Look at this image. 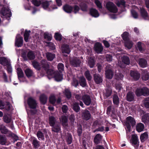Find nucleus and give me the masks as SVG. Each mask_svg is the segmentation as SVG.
I'll use <instances>...</instances> for the list:
<instances>
[{"label": "nucleus", "mask_w": 149, "mask_h": 149, "mask_svg": "<svg viewBox=\"0 0 149 149\" xmlns=\"http://www.w3.org/2000/svg\"><path fill=\"white\" fill-rule=\"evenodd\" d=\"M42 68L46 72L48 78L50 79L54 78L55 80L60 81L63 79V75L58 72H56L53 70L49 68V63H48L46 60H42L40 63L38 62V71Z\"/></svg>", "instance_id": "1"}, {"label": "nucleus", "mask_w": 149, "mask_h": 149, "mask_svg": "<svg viewBox=\"0 0 149 149\" xmlns=\"http://www.w3.org/2000/svg\"><path fill=\"white\" fill-rule=\"evenodd\" d=\"M0 130L2 134H7V137L12 138L14 143L19 140V137L16 134L9 131L5 126L3 125L0 126Z\"/></svg>", "instance_id": "2"}, {"label": "nucleus", "mask_w": 149, "mask_h": 149, "mask_svg": "<svg viewBox=\"0 0 149 149\" xmlns=\"http://www.w3.org/2000/svg\"><path fill=\"white\" fill-rule=\"evenodd\" d=\"M27 103L29 107L31 109L29 110V112L32 115L36 114L37 110L35 109L36 107L37 103L36 101L32 97H29L27 100Z\"/></svg>", "instance_id": "3"}, {"label": "nucleus", "mask_w": 149, "mask_h": 149, "mask_svg": "<svg viewBox=\"0 0 149 149\" xmlns=\"http://www.w3.org/2000/svg\"><path fill=\"white\" fill-rule=\"evenodd\" d=\"M126 129V132H130L131 131V127L133 128L136 125V121L135 119L131 116H129L126 118L124 123Z\"/></svg>", "instance_id": "4"}, {"label": "nucleus", "mask_w": 149, "mask_h": 149, "mask_svg": "<svg viewBox=\"0 0 149 149\" xmlns=\"http://www.w3.org/2000/svg\"><path fill=\"white\" fill-rule=\"evenodd\" d=\"M135 93L138 97L142 96H148L149 95V88L146 87L137 88L135 90Z\"/></svg>", "instance_id": "5"}, {"label": "nucleus", "mask_w": 149, "mask_h": 149, "mask_svg": "<svg viewBox=\"0 0 149 149\" xmlns=\"http://www.w3.org/2000/svg\"><path fill=\"white\" fill-rule=\"evenodd\" d=\"M41 6L44 9H47L49 11L57 8L56 6V5L53 4L52 1H42Z\"/></svg>", "instance_id": "6"}, {"label": "nucleus", "mask_w": 149, "mask_h": 149, "mask_svg": "<svg viewBox=\"0 0 149 149\" xmlns=\"http://www.w3.org/2000/svg\"><path fill=\"white\" fill-rule=\"evenodd\" d=\"M106 8L110 12L116 13L118 11V8L112 2H108L106 4Z\"/></svg>", "instance_id": "7"}, {"label": "nucleus", "mask_w": 149, "mask_h": 149, "mask_svg": "<svg viewBox=\"0 0 149 149\" xmlns=\"http://www.w3.org/2000/svg\"><path fill=\"white\" fill-rule=\"evenodd\" d=\"M0 14L2 15L5 16L7 18H9L12 15V13L9 8L6 7H3L0 12Z\"/></svg>", "instance_id": "8"}, {"label": "nucleus", "mask_w": 149, "mask_h": 149, "mask_svg": "<svg viewBox=\"0 0 149 149\" xmlns=\"http://www.w3.org/2000/svg\"><path fill=\"white\" fill-rule=\"evenodd\" d=\"M139 139L137 135L133 134L131 140V143L135 149H138L139 146Z\"/></svg>", "instance_id": "9"}, {"label": "nucleus", "mask_w": 149, "mask_h": 149, "mask_svg": "<svg viewBox=\"0 0 149 149\" xmlns=\"http://www.w3.org/2000/svg\"><path fill=\"white\" fill-rule=\"evenodd\" d=\"M82 100L84 104L86 106H89L91 102L90 96L88 94L84 95L82 97Z\"/></svg>", "instance_id": "10"}, {"label": "nucleus", "mask_w": 149, "mask_h": 149, "mask_svg": "<svg viewBox=\"0 0 149 149\" xmlns=\"http://www.w3.org/2000/svg\"><path fill=\"white\" fill-rule=\"evenodd\" d=\"M103 49L102 44L99 42L96 43L94 46V50L97 53H101Z\"/></svg>", "instance_id": "11"}, {"label": "nucleus", "mask_w": 149, "mask_h": 149, "mask_svg": "<svg viewBox=\"0 0 149 149\" xmlns=\"http://www.w3.org/2000/svg\"><path fill=\"white\" fill-rule=\"evenodd\" d=\"M70 63L72 66L77 67L80 66L81 61L77 58H74L70 61Z\"/></svg>", "instance_id": "12"}, {"label": "nucleus", "mask_w": 149, "mask_h": 149, "mask_svg": "<svg viewBox=\"0 0 149 149\" xmlns=\"http://www.w3.org/2000/svg\"><path fill=\"white\" fill-rule=\"evenodd\" d=\"M130 75L134 81H137L140 77V74L137 71L131 70Z\"/></svg>", "instance_id": "13"}, {"label": "nucleus", "mask_w": 149, "mask_h": 149, "mask_svg": "<svg viewBox=\"0 0 149 149\" xmlns=\"http://www.w3.org/2000/svg\"><path fill=\"white\" fill-rule=\"evenodd\" d=\"M135 97L134 93L131 91H129L127 93L126 95V100L128 102H131L134 100Z\"/></svg>", "instance_id": "14"}, {"label": "nucleus", "mask_w": 149, "mask_h": 149, "mask_svg": "<svg viewBox=\"0 0 149 149\" xmlns=\"http://www.w3.org/2000/svg\"><path fill=\"white\" fill-rule=\"evenodd\" d=\"M19 37L18 38H16L15 45L17 47H21L23 45V38L22 36H20V35H18Z\"/></svg>", "instance_id": "15"}, {"label": "nucleus", "mask_w": 149, "mask_h": 149, "mask_svg": "<svg viewBox=\"0 0 149 149\" xmlns=\"http://www.w3.org/2000/svg\"><path fill=\"white\" fill-rule=\"evenodd\" d=\"M61 50L63 53L69 54L70 52V49L69 45L64 44L61 46Z\"/></svg>", "instance_id": "16"}, {"label": "nucleus", "mask_w": 149, "mask_h": 149, "mask_svg": "<svg viewBox=\"0 0 149 149\" xmlns=\"http://www.w3.org/2000/svg\"><path fill=\"white\" fill-rule=\"evenodd\" d=\"M140 13L141 17L144 19H148V14L147 11L144 8H140Z\"/></svg>", "instance_id": "17"}, {"label": "nucleus", "mask_w": 149, "mask_h": 149, "mask_svg": "<svg viewBox=\"0 0 149 149\" xmlns=\"http://www.w3.org/2000/svg\"><path fill=\"white\" fill-rule=\"evenodd\" d=\"M89 14L92 16L94 17H97L99 16V14L97 10L93 8H91L90 9Z\"/></svg>", "instance_id": "18"}, {"label": "nucleus", "mask_w": 149, "mask_h": 149, "mask_svg": "<svg viewBox=\"0 0 149 149\" xmlns=\"http://www.w3.org/2000/svg\"><path fill=\"white\" fill-rule=\"evenodd\" d=\"M94 80L95 83L99 84L102 81V79L101 76L98 74H94L93 75Z\"/></svg>", "instance_id": "19"}, {"label": "nucleus", "mask_w": 149, "mask_h": 149, "mask_svg": "<svg viewBox=\"0 0 149 149\" xmlns=\"http://www.w3.org/2000/svg\"><path fill=\"white\" fill-rule=\"evenodd\" d=\"M105 74L106 78L108 79H111L113 77V72L111 69H107L105 70Z\"/></svg>", "instance_id": "20"}, {"label": "nucleus", "mask_w": 149, "mask_h": 149, "mask_svg": "<svg viewBox=\"0 0 149 149\" xmlns=\"http://www.w3.org/2000/svg\"><path fill=\"white\" fill-rule=\"evenodd\" d=\"M102 139V136L100 134H97L94 137V142L96 145H97L101 142Z\"/></svg>", "instance_id": "21"}, {"label": "nucleus", "mask_w": 149, "mask_h": 149, "mask_svg": "<svg viewBox=\"0 0 149 149\" xmlns=\"http://www.w3.org/2000/svg\"><path fill=\"white\" fill-rule=\"evenodd\" d=\"M82 117L84 119L87 120L91 118V114L89 111L86 110L82 113Z\"/></svg>", "instance_id": "22"}, {"label": "nucleus", "mask_w": 149, "mask_h": 149, "mask_svg": "<svg viewBox=\"0 0 149 149\" xmlns=\"http://www.w3.org/2000/svg\"><path fill=\"white\" fill-rule=\"evenodd\" d=\"M63 10L65 12L70 13H71L73 10V7L68 4H66L63 6Z\"/></svg>", "instance_id": "23"}, {"label": "nucleus", "mask_w": 149, "mask_h": 149, "mask_svg": "<svg viewBox=\"0 0 149 149\" xmlns=\"http://www.w3.org/2000/svg\"><path fill=\"white\" fill-rule=\"evenodd\" d=\"M139 66L143 68L147 67V61L144 58H141L139 60Z\"/></svg>", "instance_id": "24"}, {"label": "nucleus", "mask_w": 149, "mask_h": 149, "mask_svg": "<svg viewBox=\"0 0 149 149\" xmlns=\"http://www.w3.org/2000/svg\"><path fill=\"white\" fill-rule=\"evenodd\" d=\"M65 139L68 145H70L72 142V136L71 134L67 133L65 136Z\"/></svg>", "instance_id": "25"}, {"label": "nucleus", "mask_w": 149, "mask_h": 149, "mask_svg": "<svg viewBox=\"0 0 149 149\" xmlns=\"http://www.w3.org/2000/svg\"><path fill=\"white\" fill-rule=\"evenodd\" d=\"M136 128V130L138 132H141L143 130L144 125L142 123H139L137 124Z\"/></svg>", "instance_id": "26"}, {"label": "nucleus", "mask_w": 149, "mask_h": 149, "mask_svg": "<svg viewBox=\"0 0 149 149\" xmlns=\"http://www.w3.org/2000/svg\"><path fill=\"white\" fill-rule=\"evenodd\" d=\"M72 109L76 112L78 113L80 110V107L78 102H74L72 105Z\"/></svg>", "instance_id": "27"}, {"label": "nucleus", "mask_w": 149, "mask_h": 149, "mask_svg": "<svg viewBox=\"0 0 149 149\" xmlns=\"http://www.w3.org/2000/svg\"><path fill=\"white\" fill-rule=\"evenodd\" d=\"M148 133L147 132H145L141 134L140 136V139L141 142H144L148 139Z\"/></svg>", "instance_id": "28"}, {"label": "nucleus", "mask_w": 149, "mask_h": 149, "mask_svg": "<svg viewBox=\"0 0 149 149\" xmlns=\"http://www.w3.org/2000/svg\"><path fill=\"white\" fill-rule=\"evenodd\" d=\"M3 120L4 122L6 123H9L12 120L11 117L8 114H5L3 116Z\"/></svg>", "instance_id": "29"}, {"label": "nucleus", "mask_w": 149, "mask_h": 149, "mask_svg": "<svg viewBox=\"0 0 149 149\" xmlns=\"http://www.w3.org/2000/svg\"><path fill=\"white\" fill-rule=\"evenodd\" d=\"M46 58L48 61H52L55 57V54L51 52H47L46 54Z\"/></svg>", "instance_id": "30"}, {"label": "nucleus", "mask_w": 149, "mask_h": 149, "mask_svg": "<svg viewBox=\"0 0 149 149\" xmlns=\"http://www.w3.org/2000/svg\"><path fill=\"white\" fill-rule=\"evenodd\" d=\"M47 97L44 94L41 95L40 97V100L41 103L42 104H45L47 102Z\"/></svg>", "instance_id": "31"}, {"label": "nucleus", "mask_w": 149, "mask_h": 149, "mask_svg": "<svg viewBox=\"0 0 149 149\" xmlns=\"http://www.w3.org/2000/svg\"><path fill=\"white\" fill-rule=\"evenodd\" d=\"M52 128V131L54 132L58 133L61 130V127L60 125L58 124L54 125Z\"/></svg>", "instance_id": "32"}, {"label": "nucleus", "mask_w": 149, "mask_h": 149, "mask_svg": "<svg viewBox=\"0 0 149 149\" xmlns=\"http://www.w3.org/2000/svg\"><path fill=\"white\" fill-rule=\"evenodd\" d=\"M142 122L146 124L149 121V113H146L141 117Z\"/></svg>", "instance_id": "33"}, {"label": "nucleus", "mask_w": 149, "mask_h": 149, "mask_svg": "<svg viewBox=\"0 0 149 149\" xmlns=\"http://www.w3.org/2000/svg\"><path fill=\"white\" fill-rule=\"evenodd\" d=\"M79 83L81 86L84 87L86 85V80L83 76L80 77L79 78Z\"/></svg>", "instance_id": "34"}, {"label": "nucleus", "mask_w": 149, "mask_h": 149, "mask_svg": "<svg viewBox=\"0 0 149 149\" xmlns=\"http://www.w3.org/2000/svg\"><path fill=\"white\" fill-rule=\"evenodd\" d=\"M17 74L18 79L20 81L21 80L20 78H23L24 77V73L21 68H18L17 69Z\"/></svg>", "instance_id": "35"}, {"label": "nucleus", "mask_w": 149, "mask_h": 149, "mask_svg": "<svg viewBox=\"0 0 149 149\" xmlns=\"http://www.w3.org/2000/svg\"><path fill=\"white\" fill-rule=\"evenodd\" d=\"M25 73L28 78H29L33 75V72L32 70L29 68H26L24 70Z\"/></svg>", "instance_id": "36"}, {"label": "nucleus", "mask_w": 149, "mask_h": 149, "mask_svg": "<svg viewBox=\"0 0 149 149\" xmlns=\"http://www.w3.org/2000/svg\"><path fill=\"white\" fill-rule=\"evenodd\" d=\"M31 33V31L30 30L27 31L26 29L25 30L24 35V40L25 42H27L29 41V38Z\"/></svg>", "instance_id": "37"}, {"label": "nucleus", "mask_w": 149, "mask_h": 149, "mask_svg": "<svg viewBox=\"0 0 149 149\" xmlns=\"http://www.w3.org/2000/svg\"><path fill=\"white\" fill-rule=\"evenodd\" d=\"M142 79L144 81H147L149 79V73L147 70H144L142 74Z\"/></svg>", "instance_id": "38"}, {"label": "nucleus", "mask_w": 149, "mask_h": 149, "mask_svg": "<svg viewBox=\"0 0 149 149\" xmlns=\"http://www.w3.org/2000/svg\"><path fill=\"white\" fill-rule=\"evenodd\" d=\"M56 121V119L53 116H50L49 117V122L50 125L53 126L55 124Z\"/></svg>", "instance_id": "39"}, {"label": "nucleus", "mask_w": 149, "mask_h": 149, "mask_svg": "<svg viewBox=\"0 0 149 149\" xmlns=\"http://www.w3.org/2000/svg\"><path fill=\"white\" fill-rule=\"evenodd\" d=\"M61 120L62 125L66 127L68 126V119L67 117L65 116H63L61 117Z\"/></svg>", "instance_id": "40"}, {"label": "nucleus", "mask_w": 149, "mask_h": 149, "mask_svg": "<svg viewBox=\"0 0 149 149\" xmlns=\"http://www.w3.org/2000/svg\"><path fill=\"white\" fill-rule=\"evenodd\" d=\"M80 9L82 11L84 12L87 11V10L88 6L84 2H81L79 5Z\"/></svg>", "instance_id": "41"}, {"label": "nucleus", "mask_w": 149, "mask_h": 149, "mask_svg": "<svg viewBox=\"0 0 149 149\" xmlns=\"http://www.w3.org/2000/svg\"><path fill=\"white\" fill-rule=\"evenodd\" d=\"M113 103L115 105H118L119 103V98L118 95L114 94L113 97Z\"/></svg>", "instance_id": "42"}, {"label": "nucleus", "mask_w": 149, "mask_h": 149, "mask_svg": "<svg viewBox=\"0 0 149 149\" xmlns=\"http://www.w3.org/2000/svg\"><path fill=\"white\" fill-rule=\"evenodd\" d=\"M124 41L129 40V34L127 32L125 31L121 35Z\"/></svg>", "instance_id": "43"}, {"label": "nucleus", "mask_w": 149, "mask_h": 149, "mask_svg": "<svg viewBox=\"0 0 149 149\" xmlns=\"http://www.w3.org/2000/svg\"><path fill=\"white\" fill-rule=\"evenodd\" d=\"M6 142V138L5 136L0 135V144L2 145H5Z\"/></svg>", "instance_id": "44"}, {"label": "nucleus", "mask_w": 149, "mask_h": 149, "mask_svg": "<svg viewBox=\"0 0 149 149\" xmlns=\"http://www.w3.org/2000/svg\"><path fill=\"white\" fill-rule=\"evenodd\" d=\"M27 57L30 60L34 59L35 58L34 53L31 51H30L28 52L27 54Z\"/></svg>", "instance_id": "45"}, {"label": "nucleus", "mask_w": 149, "mask_h": 149, "mask_svg": "<svg viewBox=\"0 0 149 149\" xmlns=\"http://www.w3.org/2000/svg\"><path fill=\"white\" fill-rule=\"evenodd\" d=\"M112 93V90L109 87L106 90V92L105 93L104 95L106 98H107L110 96Z\"/></svg>", "instance_id": "46"}, {"label": "nucleus", "mask_w": 149, "mask_h": 149, "mask_svg": "<svg viewBox=\"0 0 149 149\" xmlns=\"http://www.w3.org/2000/svg\"><path fill=\"white\" fill-rule=\"evenodd\" d=\"M122 62L124 64L129 65L130 64V60L129 57L127 56H124L122 59Z\"/></svg>", "instance_id": "47"}, {"label": "nucleus", "mask_w": 149, "mask_h": 149, "mask_svg": "<svg viewBox=\"0 0 149 149\" xmlns=\"http://www.w3.org/2000/svg\"><path fill=\"white\" fill-rule=\"evenodd\" d=\"M49 102L52 105H54L56 101V99L55 95H51L49 97Z\"/></svg>", "instance_id": "48"}, {"label": "nucleus", "mask_w": 149, "mask_h": 149, "mask_svg": "<svg viewBox=\"0 0 149 149\" xmlns=\"http://www.w3.org/2000/svg\"><path fill=\"white\" fill-rule=\"evenodd\" d=\"M125 46L129 49H131L132 46V42L130 40L125 41Z\"/></svg>", "instance_id": "49"}, {"label": "nucleus", "mask_w": 149, "mask_h": 149, "mask_svg": "<svg viewBox=\"0 0 149 149\" xmlns=\"http://www.w3.org/2000/svg\"><path fill=\"white\" fill-rule=\"evenodd\" d=\"M44 37L45 39L48 41H50L52 39V36L51 34L47 33H45L44 34Z\"/></svg>", "instance_id": "50"}, {"label": "nucleus", "mask_w": 149, "mask_h": 149, "mask_svg": "<svg viewBox=\"0 0 149 149\" xmlns=\"http://www.w3.org/2000/svg\"><path fill=\"white\" fill-rule=\"evenodd\" d=\"M65 95L67 98L70 99L71 97V93L70 91L68 89H65Z\"/></svg>", "instance_id": "51"}, {"label": "nucleus", "mask_w": 149, "mask_h": 149, "mask_svg": "<svg viewBox=\"0 0 149 149\" xmlns=\"http://www.w3.org/2000/svg\"><path fill=\"white\" fill-rule=\"evenodd\" d=\"M88 63L90 68H93L95 65V60L91 58L88 61Z\"/></svg>", "instance_id": "52"}, {"label": "nucleus", "mask_w": 149, "mask_h": 149, "mask_svg": "<svg viewBox=\"0 0 149 149\" xmlns=\"http://www.w3.org/2000/svg\"><path fill=\"white\" fill-rule=\"evenodd\" d=\"M62 36L61 34L58 33L57 32L55 33L54 37L56 40L60 41L61 40Z\"/></svg>", "instance_id": "53"}, {"label": "nucleus", "mask_w": 149, "mask_h": 149, "mask_svg": "<svg viewBox=\"0 0 149 149\" xmlns=\"http://www.w3.org/2000/svg\"><path fill=\"white\" fill-rule=\"evenodd\" d=\"M85 76L88 81H90L91 80L92 77L89 70H87L85 72Z\"/></svg>", "instance_id": "54"}, {"label": "nucleus", "mask_w": 149, "mask_h": 149, "mask_svg": "<svg viewBox=\"0 0 149 149\" xmlns=\"http://www.w3.org/2000/svg\"><path fill=\"white\" fill-rule=\"evenodd\" d=\"M144 104L145 107L147 108H149V97L146 98L144 100Z\"/></svg>", "instance_id": "55"}, {"label": "nucleus", "mask_w": 149, "mask_h": 149, "mask_svg": "<svg viewBox=\"0 0 149 149\" xmlns=\"http://www.w3.org/2000/svg\"><path fill=\"white\" fill-rule=\"evenodd\" d=\"M38 138L39 140H44L45 139L43 134L40 131H38Z\"/></svg>", "instance_id": "56"}, {"label": "nucleus", "mask_w": 149, "mask_h": 149, "mask_svg": "<svg viewBox=\"0 0 149 149\" xmlns=\"http://www.w3.org/2000/svg\"><path fill=\"white\" fill-rule=\"evenodd\" d=\"M69 119L70 121L71 124L72 125H74L75 120V117L74 115L71 114L69 117Z\"/></svg>", "instance_id": "57"}, {"label": "nucleus", "mask_w": 149, "mask_h": 149, "mask_svg": "<svg viewBox=\"0 0 149 149\" xmlns=\"http://www.w3.org/2000/svg\"><path fill=\"white\" fill-rule=\"evenodd\" d=\"M82 132V127L81 125H79L78 126L77 130V133L79 136H80L81 135Z\"/></svg>", "instance_id": "58"}, {"label": "nucleus", "mask_w": 149, "mask_h": 149, "mask_svg": "<svg viewBox=\"0 0 149 149\" xmlns=\"http://www.w3.org/2000/svg\"><path fill=\"white\" fill-rule=\"evenodd\" d=\"M8 61L6 58L5 57H3L0 58V63L2 65L7 63Z\"/></svg>", "instance_id": "59"}, {"label": "nucleus", "mask_w": 149, "mask_h": 149, "mask_svg": "<svg viewBox=\"0 0 149 149\" xmlns=\"http://www.w3.org/2000/svg\"><path fill=\"white\" fill-rule=\"evenodd\" d=\"M32 140L33 146L35 149L37 148V140L36 139L34 138L32 139Z\"/></svg>", "instance_id": "60"}, {"label": "nucleus", "mask_w": 149, "mask_h": 149, "mask_svg": "<svg viewBox=\"0 0 149 149\" xmlns=\"http://www.w3.org/2000/svg\"><path fill=\"white\" fill-rule=\"evenodd\" d=\"M57 68L58 69L60 72L64 70V65L62 63H59L58 65Z\"/></svg>", "instance_id": "61"}, {"label": "nucleus", "mask_w": 149, "mask_h": 149, "mask_svg": "<svg viewBox=\"0 0 149 149\" xmlns=\"http://www.w3.org/2000/svg\"><path fill=\"white\" fill-rule=\"evenodd\" d=\"M125 2L124 0H121L120 1H118L116 4L117 6L120 7L121 5L123 6H125Z\"/></svg>", "instance_id": "62"}, {"label": "nucleus", "mask_w": 149, "mask_h": 149, "mask_svg": "<svg viewBox=\"0 0 149 149\" xmlns=\"http://www.w3.org/2000/svg\"><path fill=\"white\" fill-rule=\"evenodd\" d=\"M137 48L141 52H142L143 51V49L142 47L141 42H138L137 43Z\"/></svg>", "instance_id": "63"}, {"label": "nucleus", "mask_w": 149, "mask_h": 149, "mask_svg": "<svg viewBox=\"0 0 149 149\" xmlns=\"http://www.w3.org/2000/svg\"><path fill=\"white\" fill-rule=\"evenodd\" d=\"M116 78L118 80H122L123 77V75L122 73H119L116 74Z\"/></svg>", "instance_id": "64"}]
</instances>
